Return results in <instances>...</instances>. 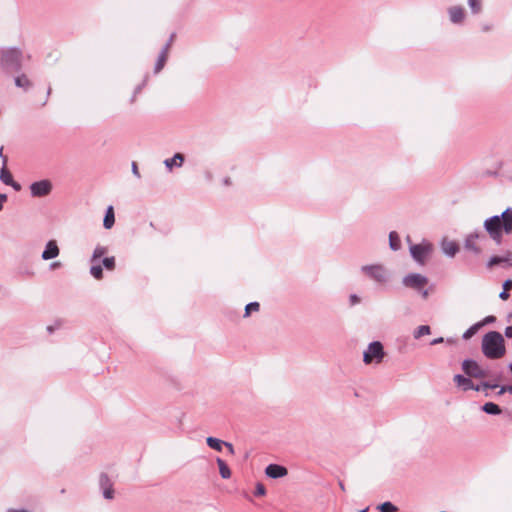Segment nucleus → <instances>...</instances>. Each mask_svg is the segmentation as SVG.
Returning a JSON list of instances; mask_svg holds the SVG:
<instances>
[{"mask_svg":"<svg viewBox=\"0 0 512 512\" xmlns=\"http://www.w3.org/2000/svg\"><path fill=\"white\" fill-rule=\"evenodd\" d=\"M483 355L491 360L502 358L506 353L505 340L498 331H489L482 338Z\"/></svg>","mask_w":512,"mask_h":512,"instance_id":"obj_1","label":"nucleus"},{"mask_svg":"<svg viewBox=\"0 0 512 512\" xmlns=\"http://www.w3.org/2000/svg\"><path fill=\"white\" fill-rule=\"evenodd\" d=\"M23 51L18 47L0 48V68L6 74L22 70Z\"/></svg>","mask_w":512,"mask_h":512,"instance_id":"obj_2","label":"nucleus"},{"mask_svg":"<svg viewBox=\"0 0 512 512\" xmlns=\"http://www.w3.org/2000/svg\"><path fill=\"white\" fill-rule=\"evenodd\" d=\"M361 271L371 280L381 285L388 283L391 278L389 270L382 264L363 265Z\"/></svg>","mask_w":512,"mask_h":512,"instance_id":"obj_3","label":"nucleus"},{"mask_svg":"<svg viewBox=\"0 0 512 512\" xmlns=\"http://www.w3.org/2000/svg\"><path fill=\"white\" fill-rule=\"evenodd\" d=\"M386 356L384 346L380 341H372L363 352V362L366 365L380 364Z\"/></svg>","mask_w":512,"mask_h":512,"instance_id":"obj_4","label":"nucleus"},{"mask_svg":"<svg viewBox=\"0 0 512 512\" xmlns=\"http://www.w3.org/2000/svg\"><path fill=\"white\" fill-rule=\"evenodd\" d=\"M433 249V244L426 239L422 240V242L418 244H410L409 247L411 257L419 265H425L428 257L432 254Z\"/></svg>","mask_w":512,"mask_h":512,"instance_id":"obj_5","label":"nucleus"},{"mask_svg":"<svg viewBox=\"0 0 512 512\" xmlns=\"http://www.w3.org/2000/svg\"><path fill=\"white\" fill-rule=\"evenodd\" d=\"M483 228L496 244L500 245L502 243L501 220L499 215H493L485 219Z\"/></svg>","mask_w":512,"mask_h":512,"instance_id":"obj_6","label":"nucleus"},{"mask_svg":"<svg viewBox=\"0 0 512 512\" xmlns=\"http://www.w3.org/2000/svg\"><path fill=\"white\" fill-rule=\"evenodd\" d=\"M461 368L468 377L479 379L489 376L487 369H484L477 361L470 358L462 361Z\"/></svg>","mask_w":512,"mask_h":512,"instance_id":"obj_7","label":"nucleus"},{"mask_svg":"<svg viewBox=\"0 0 512 512\" xmlns=\"http://www.w3.org/2000/svg\"><path fill=\"white\" fill-rule=\"evenodd\" d=\"M29 190L33 198H43L51 194L53 190V184L49 179H41L32 182L29 185Z\"/></svg>","mask_w":512,"mask_h":512,"instance_id":"obj_8","label":"nucleus"},{"mask_svg":"<svg viewBox=\"0 0 512 512\" xmlns=\"http://www.w3.org/2000/svg\"><path fill=\"white\" fill-rule=\"evenodd\" d=\"M428 282V278L420 273H409L402 278V285L415 291L423 290Z\"/></svg>","mask_w":512,"mask_h":512,"instance_id":"obj_9","label":"nucleus"},{"mask_svg":"<svg viewBox=\"0 0 512 512\" xmlns=\"http://www.w3.org/2000/svg\"><path fill=\"white\" fill-rule=\"evenodd\" d=\"M99 490L106 500H112L115 497L114 482L105 472L99 474L98 477Z\"/></svg>","mask_w":512,"mask_h":512,"instance_id":"obj_10","label":"nucleus"},{"mask_svg":"<svg viewBox=\"0 0 512 512\" xmlns=\"http://www.w3.org/2000/svg\"><path fill=\"white\" fill-rule=\"evenodd\" d=\"M484 238H485L484 233H482L479 230H475L474 232L466 235V237L464 239V248L467 251H470L475 255H479L481 253V249L479 246L476 245V240L484 239Z\"/></svg>","mask_w":512,"mask_h":512,"instance_id":"obj_11","label":"nucleus"},{"mask_svg":"<svg viewBox=\"0 0 512 512\" xmlns=\"http://www.w3.org/2000/svg\"><path fill=\"white\" fill-rule=\"evenodd\" d=\"M449 21L454 25H462L466 19V11L461 5H453L447 8Z\"/></svg>","mask_w":512,"mask_h":512,"instance_id":"obj_12","label":"nucleus"},{"mask_svg":"<svg viewBox=\"0 0 512 512\" xmlns=\"http://www.w3.org/2000/svg\"><path fill=\"white\" fill-rule=\"evenodd\" d=\"M487 268L491 269L494 266L512 267V252L506 251L504 255H493L489 258Z\"/></svg>","mask_w":512,"mask_h":512,"instance_id":"obj_13","label":"nucleus"},{"mask_svg":"<svg viewBox=\"0 0 512 512\" xmlns=\"http://www.w3.org/2000/svg\"><path fill=\"white\" fill-rule=\"evenodd\" d=\"M501 220V235L512 234V207H507L501 214H499Z\"/></svg>","mask_w":512,"mask_h":512,"instance_id":"obj_14","label":"nucleus"},{"mask_svg":"<svg viewBox=\"0 0 512 512\" xmlns=\"http://www.w3.org/2000/svg\"><path fill=\"white\" fill-rule=\"evenodd\" d=\"M59 254H60V249L57 244V241L54 239H51L46 243L45 248L42 251L41 258L44 261H48V260L57 258L59 256Z\"/></svg>","mask_w":512,"mask_h":512,"instance_id":"obj_15","label":"nucleus"},{"mask_svg":"<svg viewBox=\"0 0 512 512\" xmlns=\"http://www.w3.org/2000/svg\"><path fill=\"white\" fill-rule=\"evenodd\" d=\"M265 474L269 478L279 479L286 476L288 474V470L283 465L271 463L265 468Z\"/></svg>","mask_w":512,"mask_h":512,"instance_id":"obj_16","label":"nucleus"},{"mask_svg":"<svg viewBox=\"0 0 512 512\" xmlns=\"http://www.w3.org/2000/svg\"><path fill=\"white\" fill-rule=\"evenodd\" d=\"M441 250L446 256L453 258L459 252L460 247L456 241L444 238L441 242Z\"/></svg>","mask_w":512,"mask_h":512,"instance_id":"obj_17","label":"nucleus"},{"mask_svg":"<svg viewBox=\"0 0 512 512\" xmlns=\"http://www.w3.org/2000/svg\"><path fill=\"white\" fill-rule=\"evenodd\" d=\"M471 378L472 377H468L466 375L456 374L453 377V381L455 382L457 387H459L460 389H462L463 391L466 392V391L472 390V388H474V383L471 380Z\"/></svg>","mask_w":512,"mask_h":512,"instance_id":"obj_18","label":"nucleus"},{"mask_svg":"<svg viewBox=\"0 0 512 512\" xmlns=\"http://www.w3.org/2000/svg\"><path fill=\"white\" fill-rule=\"evenodd\" d=\"M185 162V156L184 154L180 153V152H177L175 153L171 158H167L163 161V164L165 165V167L169 170V171H172V169L174 167H182V165L184 164Z\"/></svg>","mask_w":512,"mask_h":512,"instance_id":"obj_19","label":"nucleus"},{"mask_svg":"<svg viewBox=\"0 0 512 512\" xmlns=\"http://www.w3.org/2000/svg\"><path fill=\"white\" fill-rule=\"evenodd\" d=\"M115 224V212L112 205L106 208L105 215L103 218V227L107 230L111 229Z\"/></svg>","mask_w":512,"mask_h":512,"instance_id":"obj_20","label":"nucleus"},{"mask_svg":"<svg viewBox=\"0 0 512 512\" xmlns=\"http://www.w3.org/2000/svg\"><path fill=\"white\" fill-rule=\"evenodd\" d=\"M14 83L18 88H22L25 91L29 90L32 86L31 81L28 79L27 75L24 73L17 75L14 78Z\"/></svg>","mask_w":512,"mask_h":512,"instance_id":"obj_21","label":"nucleus"},{"mask_svg":"<svg viewBox=\"0 0 512 512\" xmlns=\"http://www.w3.org/2000/svg\"><path fill=\"white\" fill-rule=\"evenodd\" d=\"M206 444L209 448H211L217 452H221L223 449V446L225 444V441L218 439L216 437H213V436H209L206 438Z\"/></svg>","mask_w":512,"mask_h":512,"instance_id":"obj_22","label":"nucleus"},{"mask_svg":"<svg viewBox=\"0 0 512 512\" xmlns=\"http://www.w3.org/2000/svg\"><path fill=\"white\" fill-rule=\"evenodd\" d=\"M389 247L392 251H398L401 249V239L396 231L389 233Z\"/></svg>","mask_w":512,"mask_h":512,"instance_id":"obj_23","label":"nucleus"},{"mask_svg":"<svg viewBox=\"0 0 512 512\" xmlns=\"http://www.w3.org/2000/svg\"><path fill=\"white\" fill-rule=\"evenodd\" d=\"M216 462H217V465L219 467V473H220V476L223 478V479H229L231 477V469L229 468V466L227 465V463L217 457L216 459Z\"/></svg>","mask_w":512,"mask_h":512,"instance_id":"obj_24","label":"nucleus"},{"mask_svg":"<svg viewBox=\"0 0 512 512\" xmlns=\"http://www.w3.org/2000/svg\"><path fill=\"white\" fill-rule=\"evenodd\" d=\"M481 409L488 415H499L502 412L500 406L494 402H486Z\"/></svg>","mask_w":512,"mask_h":512,"instance_id":"obj_25","label":"nucleus"},{"mask_svg":"<svg viewBox=\"0 0 512 512\" xmlns=\"http://www.w3.org/2000/svg\"><path fill=\"white\" fill-rule=\"evenodd\" d=\"M108 252V248L106 246L97 245L92 253L90 258V263H95L99 261L101 257H103Z\"/></svg>","mask_w":512,"mask_h":512,"instance_id":"obj_26","label":"nucleus"},{"mask_svg":"<svg viewBox=\"0 0 512 512\" xmlns=\"http://www.w3.org/2000/svg\"><path fill=\"white\" fill-rule=\"evenodd\" d=\"M90 274L96 280H101L104 276L102 264L95 262L91 263Z\"/></svg>","mask_w":512,"mask_h":512,"instance_id":"obj_27","label":"nucleus"},{"mask_svg":"<svg viewBox=\"0 0 512 512\" xmlns=\"http://www.w3.org/2000/svg\"><path fill=\"white\" fill-rule=\"evenodd\" d=\"M468 7L473 15H479L483 11V0H467Z\"/></svg>","mask_w":512,"mask_h":512,"instance_id":"obj_28","label":"nucleus"},{"mask_svg":"<svg viewBox=\"0 0 512 512\" xmlns=\"http://www.w3.org/2000/svg\"><path fill=\"white\" fill-rule=\"evenodd\" d=\"M498 387H499V384L497 382L492 383L489 381H483L480 384H474V388H472V390L480 392L482 390L495 389Z\"/></svg>","mask_w":512,"mask_h":512,"instance_id":"obj_29","label":"nucleus"},{"mask_svg":"<svg viewBox=\"0 0 512 512\" xmlns=\"http://www.w3.org/2000/svg\"><path fill=\"white\" fill-rule=\"evenodd\" d=\"M431 334V328L429 325H420L419 327H417V329L414 330L413 332V337L418 340L420 339L422 336L424 335H429Z\"/></svg>","mask_w":512,"mask_h":512,"instance_id":"obj_30","label":"nucleus"},{"mask_svg":"<svg viewBox=\"0 0 512 512\" xmlns=\"http://www.w3.org/2000/svg\"><path fill=\"white\" fill-rule=\"evenodd\" d=\"M259 310H260V303H259V302H257V301L250 302V303H248V304L245 306V312H244L243 317H244V318H247V317H249L253 312H258Z\"/></svg>","mask_w":512,"mask_h":512,"instance_id":"obj_31","label":"nucleus"},{"mask_svg":"<svg viewBox=\"0 0 512 512\" xmlns=\"http://www.w3.org/2000/svg\"><path fill=\"white\" fill-rule=\"evenodd\" d=\"M481 329L480 324L477 322L470 326L462 335L464 340H469Z\"/></svg>","mask_w":512,"mask_h":512,"instance_id":"obj_32","label":"nucleus"},{"mask_svg":"<svg viewBox=\"0 0 512 512\" xmlns=\"http://www.w3.org/2000/svg\"><path fill=\"white\" fill-rule=\"evenodd\" d=\"M380 512H397L398 507L390 501H385L377 506Z\"/></svg>","mask_w":512,"mask_h":512,"instance_id":"obj_33","label":"nucleus"},{"mask_svg":"<svg viewBox=\"0 0 512 512\" xmlns=\"http://www.w3.org/2000/svg\"><path fill=\"white\" fill-rule=\"evenodd\" d=\"M102 266L108 271H113L116 267V259L114 256L104 257L102 259Z\"/></svg>","mask_w":512,"mask_h":512,"instance_id":"obj_34","label":"nucleus"},{"mask_svg":"<svg viewBox=\"0 0 512 512\" xmlns=\"http://www.w3.org/2000/svg\"><path fill=\"white\" fill-rule=\"evenodd\" d=\"M13 176L10 173V171L6 168V166L3 165L2 168H0V180L2 183L7 185L8 183L12 182Z\"/></svg>","mask_w":512,"mask_h":512,"instance_id":"obj_35","label":"nucleus"},{"mask_svg":"<svg viewBox=\"0 0 512 512\" xmlns=\"http://www.w3.org/2000/svg\"><path fill=\"white\" fill-rule=\"evenodd\" d=\"M167 61V57L163 55H158L157 61L154 66V73L158 74L165 66Z\"/></svg>","mask_w":512,"mask_h":512,"instance_id":"obj_36","label":"nucleus"},{"mask_svg":"<svg viewBox=\"0 0 512 512\" xmlns=\"http://www.w3.org/2000/svg\"><path fill=\"white\" fill-rule=\"evenodd\" d=\"M254 494H255V496H258V497L265 496L266 495V488H265V486L262 483L257 482L256 486H255Z\"/></svg>","mask_w":512,"mask_h":512,"instance_id":"obj_37","label":"nucleus"},{"mask_svg":"<svg viewBox=\"0 0 512 512\" xmlns=\"http://www.w3.org/2000/svg\"><path fill=\"white\" fill-rule=\"evenodd\" d=\"M496 321V317L493 315L486 316L483 320L479 321L480 327L482 328L485 325L494 323Z\"/></svg>","mask_w":512,"mask_h":512,"instance_id":"obj_38","label":"nucleus"},{"mask_svg":"<svg viewBox=\"0 0 512 512\" xmlns=\"http://www.w3.org/2000/svg\"><path fill=\"white\" fill-rule=\"evenodd\" d=\"M349 302L351 306H355L361 302V298L357 294H351L349 296Z\"/></svg>","mask_w":512,"mask_h":512,"instance_id":"obj_39","label":"nucleus"},{"mask_svg":"<svg viewBox=\"0 0 512 512\" xmlns=\"http://www.w3.org/2000/svg\"><path fill=\"white\" fill-rule=\"evenodd\" d=\"M131 170H132V173H133L134 176H136L137 178L141 177L140 172L138 170V165H137L136 162H132Z\"/></svg>","mask_w":512,"mask_h":512,"instance_id":"obj_40","label":"nucleus"},{"mask_svg":"<svg viewBox=\"0 0 512 512\" xmlns=\"http://www.w3.org/2000/svg\"><path fill=\"white\" fill-rule=\"evenodd\" d=\"M8 186H11L15 191H20L22 186L20 183L16 182L14 179H12V182L7 184Z\"/></svg>","mask_w":512,"mask_h":512,"instance_id":"obj_41","label":"nucleus"},{"mask_svg":"<svg viewBox=\"0 0 512 512\" xmlns=\"http://www.w3.org/2000/svg\"><path fill=\"white\" fill-rule=\"evenodd\" d=\"M502 287H503L504 290H507V291H508V289H511L512 288V279H506L503 282Z\"/></svg>","mask_w":512,"mask_h":512,"instance_id":"obj_42","label":"nucleus"},{"mask_svg":"<svg viewBox=\"0 0 512 512\" xmlns=\"http://www.w3.org/2000/svg\"><path fill=\"white\" fill-rule=\"evenodd\" d=\"M6 201H7V195L0 193V211L3 210V206Z\"/></svg>","mask_w":512,"mask_h":512,"instance_id":"obj_43","label":"nucleus"},{"mask_svg":"<svg viewBox=\"0 0 512 512\" xmlns=\"http://www.w3.org/2000/svg\"><path fill=\"white\" fill-rule=\"evenodd\" d=\"M509 297H510V294L508 293L507 290H504V289L499 294V298L501 300H507Z\"/></svg>","mask_w":512,"mask_h":512,"instance_id":"obj_44","label":"nucleus"},{"mask_svg":"<svg viewBox=\"0 0 512 512\" xmlns=\"http://www.w3.org/2000/svg\"><path fill=\"white\" fill-rule=\"evenodd\" d=\"M444 342V338L443 337H438V338H435L433 339L431 342H430V345L434 346V345H438V344H441Z\"/></svg>","mask_w":512,"mask_h":512,"instance_id":"obj_45","label":"nucleus"},{"mask_svg":"<svg viewBox=\"0 0 512 512\" xmlns=\"http://www.w3.org/2000/svg\"><path fill=\"white\" fill-rule=\"evenodd\" d=\"M224 446L228 449V452L230 454H234L235 453L234 447H233V445L230 442H226L225 441Z\"/></svg>","mask_w":512,"mask_h":512,"instance_id":"obj_46","label":"nucleus"},{"mask_svg":"<svg viewBox=\"0 0 512 512\" xmlns=\"http://www.w3.org/2000/svg\"><path fill=\"white\" fill-rule=\"evenodd\" d=\"M417 292L421 294L423 299H427L429 296V292L427 289H425V287L423 288V290H417Z\"/></svg>","mask_w":512,"mask_h":512,"instance_id":"obj_47","label":"nucleus"},{"mask_svg":"<svg viewBox=\"0 0 512 512\" xmlns=\"http://www.w3.org/2000/svg\"><path fill=\"white\" fill-rule=\"evenodd\" d=\"M169 50H170V49H168L167 47L163 46V47H162V49H161V51H160V53H159V55H163V56H165V57H167V58H168Z\"/></svg>","mask_w":512,"mask_h":512,"instance_id":"obj_48","label":"nucleus"},{"mask_svg":"<svg viewBox=\"0 0 512 512\" xmlns=\"http://www.w3.org/2000/svg\"><path fill=\"white\" fill-rule=\"evenodd\" d=\"M0 158H2L3 165L6 166V164H7V157L3 154V147H0Z\"/></svg>","mask_w":512,"mask_h":512,"instance_id":"obj_49","label":"nucleus"},{"mask_svg":"<svg viewBox=\"0 0 512 512\" xmlns=\"http://www.w3.org/2000/svg\"><path fill=\"white\" fill-rule=\"evenodd\" d=\"M61 267V263L59 261L53 262L50 264V269L55 270Z\"/></svg>","mask_w":512,"mask_h":512,"instance_id":"obj_50","label":"nucleus"},{"mask_svg":"<svg viewBox=\"0 0 512 512\" xmlns=\"http://www.w3.org/2000/svg\"><path fill=\"white\" fill-rule=\"evenodd\" d=\"M506 392H507L506 385L500 386V389L497 392V396H501V395H503Z\"/></svg>","mask_w":512,"mask_h":512,"instance_id":"obj_51","label":"nucleus"},{"mask_svg":"<svg viewBox=\"0 0 512 512\" xmlns=\"http://www.w3.org/2000/svg\"><path fill=\"white\" fill-rule=\"evenodd\" d=\"M173 39H174V34H172V35L170 36V38L168 39V41L166 42V44H165L164 46H165V47H167L168 49H170L171 44H172V42H173Z\"/></svg>","mask_w":512,"mask_h":512,"instance_id":"obj_52","label":"nucleus"},{"mask_svg":"<svg viewBox=\"0 0 512 512\" xmlns=\"http://www.w3.org/2000/svg\"><path fill=\"white\" fill-rule=\"evenodd\" d=\"M490 29H491L490 25H483L482 26V30L485 31V32L489 31Z\"/></svg>","mask_w":512,"mask_h":512,"instance_id":"obj_53","label":"nucleus"},{"mask_svg":"<svg viewBox=\"0 0 512 512\" xmlns=\"http://www.w3.org/2000/svg\"><path fill=\"white\" fill-rule=\"evenodd\" d=\"M339 487L342 491H345V486H344V483L342 481H339Z\"/></svg>","mask_w":512,"mask_h":512,"instance_id":"obj_54","label":"nucleus"},{"mask_svg":"<svg viewBox=\"0 0 512 512\" xmlns=\"http://www.w3.org/2000/svg\"><path fill=\"white\" fill-rule=\"evenodd\" d=\"M506 389H507V392L512 394V384L511 385H506Z\"/></svg>","mask_w":512,"mask_h":512,"instance_id":"obj_55","label":"nucleus"},{"mask_svg":"<svg viewBox=\"0 0 512 512\" xmlns=\"http://www.w3.org/2000/svg\"><path fill=\"white\" fill-rule=\"evenodd\" d=\"M141 88H142V86H141V85L137 86V87L135 88V94H136V93H138V92L141 90Z\"/></svg>","mask_w":512,"mask_h":512,"instance_id":"obj_56","label":"nucleus"},{"mask_svg":"<svg viewBox=\"0 0 512 512\" xmlns=\"http://www.w3.org/2000/svg\"><path fill=\"white\" fill-rule=\"evenodd\" d=\"M507 368L510 371V373L512 374V362L508 364Z\"/></svg>","mask_w":512,"mask_h":512,"instance_id":"obj_57","label":"nucleus"},{"mask_svg":"<svg viewBox=\"0 0 512 512\" xmlns=\"http://www.w3.org/2000/svg\"><path fill=\"white\" fill-rule=\"evenodd\" d=\"M50 94H51V87H49L47 90V96H49Z\"/></svg>","mask_w":512,"mask_h":512,"instance_id":"obj_58","label":"nucleus"},{"mask_svg":"<svg viewBox=\"0 0 512 512\" xmlns=\"http://www.w3.org/2000/svg\"><path fill=\"white\" fill-rule=\"evenodd\" d=\"M368 509L369 508L367 507V508H364V509L360 510L359 512H368Z\"/></svg>","mask_w":512,"mask_h":512,"instance_id":"obj_59","label":"nucleus"},{"mask_svg":"<svg viewBox=\"0 0 512 512\" xmlns=\"http://www.w3.org/2000/svg\"><path fill=\"white\" fill-rule=\"evenodd\" d=\"M407 242L410 243L411 242V239L409 236H407Z\"/></svg>","mask_w":512,"mask_h":512,"instance_id":"obj_60","label":"nucleus"}]
</instances>
